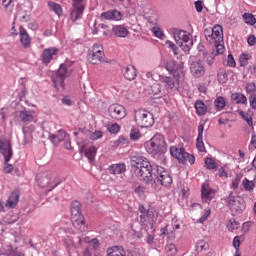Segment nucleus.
I'll return each mask as SVG.
<instances>
[{
	"label": "nucleus",
	"mask_w": 256,
	"mask_h": 256,
	"mask_svg": "<svg viewBox=\"0 0 256 256\" xmlns=\"http://www.w3.org/2000/svg\"><path fill=\"white\" fill-rule=\"evenodd\" d=\"M132 163L136 167L135 173L142 181H151L153 177V167L151 163L147 161V158L141 155L132 157Z\"/></svg>",
	"instance_id": "f257e3e1"
},
{
	"label": "nucleus",
	"mask_w": 256,
	"mask_h": 256,
	"mask_svg": "<svg viewBox=\"0 0 256 256\" xmlns=\"http://www.w3.org/2000/svg\"><path fill=\"white\" fill-rule=\"evenodd\" d=\"M144 147L150 155H163V153L167 152V143L165 142V137L161 134H156L146 141Z\"/></svg>",
	"instance_id": "f03ea898"
},
{
	"label": "nucleus",
	"mask_w": 256,
	"mask_h": 256,
	"mask_svg": "<svg viewBox=\"0 0 256 256\" xmlns=\"http://www.w3.org/2000/svg\"><path fill=\"white\" fill-rule=\"evenodd\" d=\"M174 39L182 50L185 52L191 51V48L193 47V39L189 32L176 29L174 31Z\"/></svg>",
	"instance_id": "7ed1b4c3"
},
{
	"label": "nucleus",
	"mask_w": 256,
	"mask_h": 256,
	"mask_svg": "<svg viewBox=\"0 0 256 256\" xmlns=\"http://www.w3.org/2000/svg\"><path fill=\"white\" fill-rule=\"evenodd\" d=\"M227 207L234 215H239L245 211V200L241 196H235L230 193L225 199Z\"/></svg>",
	"instance_id": "20e7f679"
},
{
	"label": "nucleus",
	"mask_w": 256,
	"mask_h": 256,
	"mask_svg": "<svg viewBox=\"0 0 256 256\" xmlns=\"http://www.w3.org/2000/svg\"><path fill=\"white\" fill-rule=\"evenodd\" d=\"M71 75V69L67 68L65 64L60 65L58 71L52 75V81L56 89H65V79Z\"/></svg>",
	"instance_id": "39448f33"
},
{
	"label": "nucleus",
	"mask_w": 256,
	"mask_h": 256,
	"mask_svg": "<svg viewBox=\"0 0 256 256\" xmlns=\"http://www.w3.org/2000/svg\"><path fill=\"white\" fill-rule=\"evenodd\" d=\"M170 155L177 159L178 162L181 163L182 165H185L187 161L188 163H190V165H193L195 163V156H193V154L185 152V148L183 147H170Z\"/></svg>",
	"instance_id": "423d86ee"
},
{
	"label": "nucleus",
	"mask_w": 256,
	"mask_h": 256,
	"mask_svg": "<svg viewBox=\"0 0 256 256\" xmlns=\"http://www.w3.org/2000/svg\"><path fill=\"white\" fill-rule=\"evenodd\" d=\"M135 122L138 127L149 128L153 127L155 119L150 112H147L146 110H138L135 112Z\"/></svg>",
	"instance_id": "0eeeda50"
},
{
	"label": "nucleus",
	"mask_w": 256,
	"mask_h": 256,
	"mask_svg": "<svg viewBox=\"0 0 256 256\" xmlns=\"http://www.w3.org/2000/svg\"><path fill=\"white\" fill-rule=\"evenodd\" d=\"M88 61L92 65H99L105 61V53L103 52V46L96 44L92 47L88 55Z\"/></svg>",
	"instance_id": "6e6552de"
},
{
	"label": "nucleus",
	"mask_w": 256,
	"mask_h": 256,
	"mask_svg": "<svg viewBox=\"0 0 256 256\" xmlns=\"http://www.w3.org/2000/svg\"><path fill=\"white\" fill-rule=\"evenodd\" d=\"M84 12H85L84 0H72V7L70 12L71 21L75 22L81 19V17H83Z\"/></svg>",
	"instance_id": "1a4fd4ad"
},
{
	"label": "nucleus",
	"mask_w": 256,
	"mask_h": 256,
	"mask_svg": "<svg viewBox=\"0 0 256 256\" xmlns=\"http://www.w3.org/2000/svg\"><path fill=\"white\" fill-rule=\"evenodd\" d=\"M156 181L160 183L162 187H169L173 183V178L171 174L163 167H157L156 169Z\"/></svg>",
	"instance_id": "9d476101"
},
{
	"label": "nucleus",
	"mask_w": 256,
	"mask_h": 256,
	"mask_svg": "<svg viewBox=\"0 0 256 256\" xmlns=\"http://www.w3.org/2000/svg\"><path fill=\"white\" fill-rule=\"evenodd\" d=\"M166 69L171 73L176 83H179V79H183L185 74L183 73V68L175 63V60H170L166 63Z\"/></svg>",
	"instance_id": "9b49d317"
},
{
	"label": "nucleus",
	"mask_w": 256,
	"mask_h": 256,
	"mask_svg": "<svg viewBox=\"0 0 256 256\" xmlns=\"http://www.w3.org/2000/svg\"><path fill=\"white\" fill-rule=\"evenodd\" d=\"M108 112L110 117L116 121H120L121 119H125V117H127V110L121 104L110 105Z\"/></svg>",
	"instance_id": "f8f14e48"
},
{
	"label": "nucleus",
	"mask_w": 256,
	"mask_h": 256,
	"mask_svg": "<svg viewBox=\"0 0 256 256\" xmlns=\"http://www.w3.org/2000/svg\"><path fill=\"white\" fill-rule=\"evenodd\" d=\"M217 191L209 186V183H203L201 188V197L203 203H211L215 199Z\"/></svg>",
	"instance_id": "ddd939ff"
},
{
	"label": "nucleus",
	"mask_w": 256,
	"mask_h": 256,
	"mask_svg": "<svg viewBox=\"0 0 256 256\" xmlns=\"http://www.w3.org/2000/svg\"><path fill=\"white\" fill-rule=\"evenodd\" d=\"M140 221L145 225H150L152 231H155V228H153V225H155L157 221V214L151 210H148L146 214L140 215Z\"/></svg>",
	"instance_id": "4468645a"
},
{
	"label": "nucleus",
	"mask_w": 256,
	"mask_h": 256,
	"mask_svg": "<svg viewBox=\"0 0 256 256\" xmlns=\"http://www.w3.org/2000/svg\"><path fill=\"white\" fill-rule=\"evenodd\" d=\"M190 73L193 77H203L205 75V66L201 60L195 61L190 65Z\"/></svg>",
	"instance_id": "2eb2a0df"
},
{
	"label": "nucleus",
	"mask_w": 256,
	"mask_h": 256,
	"mask_svg": "<svg viewBox=\"0 0 256 256\" xmlns=\"http://www.w3.org/2000/svg\"><path fill=\"white\" fill-rule=\"evenodd\" d=\"M18 117L20 119V121H22V123H24V125H29V123H33V121H35V112L31 111V110H21L18 111Z\"/></svg>",
	"instance_id": "dca6fc26"
},
{
	"label": "nucleus",
	"mask_w": 256,
	"mask_h": 256,
	"mask_svg": "<svg viewBox=\"0 0 256 256\" xmlns=\"http://www.w3.org/2000/svg\"><path fill=\"white\" fill-rule=\"evenodd\" d=\"M19 37L22 47H24V49H30L31 36H29V33H27V30L23 26L19 27Z\"/></svg>",
	"instance_id": "f3484780"
},
{
	"label": "nucleus",
	"mask_w": 256,
	"mask_h": 256,
	"mask_svg": "<svg viewBox=\"0 0 256 256\" xmlns=\"http://www.w3.org/2000/svg\"><path fill=\"white\" fill-rule=\"evenodd\" d=\"M101 19L106 21H121L123 14L119 10H109L101 14Z\"/></svg>",
	"instance_id": "a211bd4d"
},
{
	"label": "nucleus",
	"mask_w": 256,
	"mask_h": 256,
	"mask_svg": "<svg viewBox=\"0 0 256 256\" xmlns=\"http://www.w3.org/2000/svg\"><path fill=\"white\" fill-rule=\"evenodd\" d=\"M38 184L42 189H45L48 187V191H53L55 187H57L58 184L53 183V179L49 175H44L38 178Z\"/></svg>",
	"instance_id": "6ab92c4d"
},
{
	"label": "nucleus",
	"mask_w": 256,
	"mask_h": 256,
	"mask_svg": "<svg viewBox=\"0 0 256 256\" xmlns=\"http://www.w3.org/2000/svg\"><path fill=\"white\" fill-rule=\"evenodd\" d=\"M57 53H59L58 48H55V47L46 48L42 53L43 63H45L46 65L51 63V61H53Z\"/></svg>",
	"instance_id": "aec40b11"
},
{
	"label": "nucleus",
	"mask_w": 256,
	"mask_h": 256,
	"mask_svg": "<svg viewBox=\"0 0 256 256\" xmlns=\"http://www.w3.org/2000/svg\"><path fill=\"white\" fill-rule=\"evenodd\" d=\"M72 225L75 227V229H78V231H87V225H85V217H83V214L72 216Z\"/></svg>",
	"instance_id": "412c9836"
},
{
	"label": "nucleus",
	"mask_w": 256,
	"mask_h": 256,
	"mask_svg": "<svg viewBox=\"0 0 256 256\" xmlns=\"http://www.w3.org/2000/svg\"><path fill=\"white\" fill-rule=\"evenodd\" d=\"M0 153L3 155V157H6V162L11 161V157H13L11 143L0 140Z\"/></svg>",
	"instance_id": "4be33fe9"
},
{
	"label": "nucleus",
	"mask_w": 256,
	"mask_h": 256,
	"mask_svg": "<svg viewBox=\"0 0 256 256\" xmlns=\"http://www.w3.org/2000/svg\"><path fill=\"white\" fill-rule=\"evenodd\" d=\"M204 130H205V126L203 124H199L198 136L196 139V148L200 153H205V143L203 142V131Z\"/></svg>",
	"instance_id": "5701e85b"
},
{
	"label": "nucleus",
	"mask_w": 256,
	"mask_h": 256,
	"mask_svg": "<svg viewBox=\"0 0 256 256\" xmlns=\"http://www.w3.org/2000/svg\"><path fill=\"white\" fill-rule=\"evenodd\" d=\"M122 71L127 81H135V79H137V69H135V66L128 65L124 67Z\"/></svg>",
	"instance_id": "b1692460"
},
{
	"label": "nucleus",
	"mask_w": 256,
	"mask_h": 256,
	"mask_svg": "<svg viewBox=\"0 0 256 256\" xmlns=\"http://www.w3.org/2000/svg\"><path fill=\"white\" fill-rule=\"evenodd\" d=\"M112 33L116 37H120L125 39V37H129V29L125 27V25H116L112 28Z\"/></svg>",
	"instance_id": "393cba45"
},
{
	"label": "nucleus",
	"mask_w": 256,
	"mask_h": 256,
	"mask_svg": "<svg viewBox=\"0 0 256 256\" xmlns=\"http://www.w3.org/2000/svg\"><path fill=\"white\" fill-rule=\"evenodd\" d=\"M66 137H67V132H65L64 130H59L57 134H51L49 136V139L54 145H59V143H61L62 141H65Z\"/></svg>",
	"instance_id": "a878e982"
},
{
	"label": "nucleus",
	"mask_w": 256,
	"mask_h": 256,
	"mask_svg": "<svg viewBox=\"0 0 256 256\" xmlns=\"http://www.w3.org/2000/svg\"><path fill=\"white\" fill-rule=\"evenodd\" d=\"M19 197V192H12L6 201V207H8V209H14V207H17V204L19 203Z\"/></svg>",
	"instance_id": "bb28decb"
},
{
	"label": "nucleus",
	"mask_w": 256,
	"mask_h": 256,
	"mask_svg": "<svg viewBox=\"0 0 256 256\" xmlns=\"http://www.w3.org/2000/svg\"><path fill=\"white\" fill-rule=\"evenodd\" d=\"M211 38L214 39L216 43L223 41V27L221 25H215L212 28Z\"/></svg>",
	"instance_id": "cd10ccee"
},
{
	"label": "nucleus",
	"mask_w": 256,
	"mask_h": 256,
	"mask_svg": "<svg viewBox=\"0 0 256 256\" xmlns=\"http://www.w3.org/2000/svg\"><path fill=\"white\" fill-rule=\"evenodd\" d=\"M108 256H127V252L121 246H113L107 249Z\"/></svg>",
	"instance_id": "c85d7f7f"
},
{
	"label": "nucleus",
	"mask_w": 256,
	"mask_h": 256,
	"mask_svg": "<svg viewBox=\"0 0 256 256\" xmlns=\"http://www.w3.org/2000/svg\"><path fill=\"white\" fill-rule=\"evenodd\" d=\"M109 171L112 173V175H122V173L127 171V166H125L123 163L113 164L109 167Z\"/></svg>",
	"instance_id": "c756f323"
},
{
	"label": "nucleus",
	"mask_w": 256,
	"mask_h": 256,
	"mask_svg": "<svg viewBox=\"0 0 256 256\" xmlns=\"http://www.w3.org/2000/svg\"><path fill=\"white\" fill-rule=\"evenodd\" d=\"M194 107L196 109L197 115L201 116V115H205V113H207V106L201 100L196 101L194 104Z\"/></svg>",
	"instance_id": "7c9ffc66"
},
{
	"label": "nucleus",
	"mask_w": 256,
	"mask_h": 256,
	"mask_svg": "<svg viewBox=\"0 0 256 256\" xmlns=\"http://www.w3.org/2000/svg\"><path fill=\"white\" fill-rule=\"evenodd\" d=\"M196 251L197 253H205V251H209V243L205 240H198L196 242Z\"/></svg>",
	"instance_id": "2f4dec72"
},
{
	"label": "nucleus",
	"mask_w": 256,
	"mask_h": 256,
	"mask_svg": "<svg viewBox=\"0 0 256 256\" xmlns=\"http://www.w3.org/2000/svg\"><path fill=\"white\" fill-rule=\"evenodd\" d=\"M231 100L236 101V103H240L242 105H245L247 103V96L241 93H233L231 95Z\"/></svg>",
	"instance_id": "473e14b6"
},
{
	"label": "nucleus",
	"mask_w": 256,
	"mask_h": 256,
	"mask_svg": "<svg viewBox=\"0 0 256 256\" xmlns=\"http://www.w3.org/2000/svg\"><path fill=\"white\" fill-rule=\"evenodd\" d=\"M161 83H164L165 87H167L168 89H174L175 87V83H179L177 82V80H172L171 77H167V76H162L160 78Z\"/></svg>",
	"instance_id": "72a5a7b5"
},
{
	"label": "nucleus",
	"mask_w": 256,
	"mask_h": 256,
	"mask_svg": "<svg viewBox=\"0 0 256 256\" xmlns=\"http://www.w3.org/2000/svg\"><path fill=\"white\" fill-rule=\"evenodd\" d=\"M255 183H256V176L254 180H251V181L245 178L242 181V186L244 187L245 191H253L255 189Z\"/></svg>",
	"instance_id": "f704fd0d"
},
{
	"label": "nucleus",
	"mask_w": 256,
	"mask_h": 256,
	"mask_svg": "<svg viewBox=\"0 0 256 256\" xmlns=\"http://www.w3.org/2000/svg\"><path fill=\"white\" fill-rule=\"evenodd\" d=\"M71 213H72V217H75L77 215H82L81 214V203L79 201L72 202Z\"/></svg>",
	"instance_id": "c9c22d12"
},
{
	"label": "nucleus",
	"mask_w": 256,
	"mask_h": 256,
	"mask_svg": "<svg viewBox=\"0 0 256 256\" xmlns=\"http://www.w3.org/2000/svg\"><path fill=\"white\" fill-rule=\"evenodd\" d=\"M225 105H226L225 98L221 96L217 97L214 101V106L216 111H223V109H225Z\"/></svg>",
	"instance_id": "e433bc0d"
},
{
	"label": "nucleus",
	"mask_w": 256,
	"mask_h": 256,
	"mask_svg": "<svg viewBox=\"0 0 256 256\" xmlns=\"http://www.w3.org/2000/svg\"><path fill=\"white\" fill-rule=\"evenodd\" d=\"M85 155L88 159V161L93 162L95 159V155H97V148L95 146L90 147L86 152Z\"/></svg>",
	"instance_id": "4c0bfd02"
},
{
	"label": "nucleus",
	"mask_w": 256,
	"mask_h": 256,
	"mask_svg": "<svg viewBox=\"0 0 256 256\" xmlns=\"http://www.w3.org/2000/svg\"><path fill=\"white\" fill-rule=\"evenodd\" d=\"M48 7L56 13V15H61L63 13V8L61 7L60 4L55 3V2H48Z\"/></svg>",
	"instance_id": "58836bf2"
},
{
	"label": "nucleus",
	"mask_w": 256,
	"mask_h": 256,
	"mask_svg": "<svg viewBox=\"0 0 256 256\" xmlns=\"http://www.w3.org/2000/svg\"><path fill=\"white\" fill-rule=\"evenodd\" d=\"M240 117H242V119H244V121H246L247 125H249V127H253V117L251 116V114L245 112V111H240L239 112Z\"/></svg>",
	"instance_id": "ea45409f"
},
{
	"label": "nucleus",
	"mask_w": 256,
	"mask_h": 256,
	"mask_svg": "<svg viewBox=\"0 0 256 256\" xmlns=\"http://www.w3.org/2000/svg\"><path fill=\"white\" fill-rule=\"evenodd\" d=\"M7 252L10 256H25V252L19 250L18 248H13L12 245H9Z\"/></svg>",
	"instance_id": "a19ab883"
},
{
	"label": "nucleus",
	"mask_w": 256,
	"mask_h": 256,
	"mask_svg": "<svg viewBox=\"0 0 256 256\" xmlns=\"http://www.w3.org/2000/svg\"><path fill=\"white\" fill-rule=\"evenodd\" d=\"M243 19H244V22L247 24V25H255L256 23V18L253 14L251 13H244L242 15Z\"/></svg>",
	"instance_id": "79ce46f5"
},
{
	"label": "nucleus",
	"mask_w": 256,
	"mask_h": 256,
	"mask_svg": "<svg viewBox=\"0 0 256 256\" xmlns=\"http://www.w3.org/2000/svg\"><path fill=\"white\" fill-rule=\"evenodd\" d=\"M239 227H241V224L239 222H237L235 219H231L229 220L228 224H227V229L228 231H237V229H239Z\"/></svg>",
	"instance_id": "37998d69"
},
{
	"label": "nucleus",
	"mask_w": 256,
	"mask_h": 256,
	"mask_svg": "<svg viewBox=\"0 0 256 256\" xmlns=\"http://www.w3.org/2000/svg\"><path fill=\"white\" fill-rule=\"evenodd\" d=\"M243 241H245V237L243 235L234 237L233 247L236 251H239V247H241V243H243Z\"/></svg>",
	"instance_id": "c03bdc74"
},
{
	"label": "nucleus",
	"mask_w": 256,
	"mask_h": 256,
	"mask_svg": "<svg viewBox=\"0 0 256 256\" xmlns=\"http://www.w3.org/2000/svg\"><path fill=\"white\" fill-rule=\"evenodd\" d=\"M165 251L167 255H170V256L177 255V246H175V244L173 243L167 244L165 247Z\"/></svg>",
	"instance_id": "a18cd8bd"
},
{
	"label": "nucleus",
	"mask_w": 256,
	"mask_h": 256,
	"mask_svg": "<svg viewBox=\"0 0 256 256\" xmlns=\"http://www.w3.org/2000/svg\"><path fill=\"white\" fill-rule=\"evenodd\" d=\"M245 91L249 95H255V93H256V84H255V82L247 83L246 87H245Z\"/></svg>",
	"instance_id": "49530a36"
},
{
	"label": "nucleus",
	"mask_w": 256,
	"mask_h": 256,
	"mask_svg": "<svg viewBox=\"0 0 256 256\" xmlns=\"http://www.w3.org/2000/svg\"><path fill=\"white\" fill-rule=\"evenodd\" d=\"M205 167L210 170L217 169V162L213 158H206Z\"/></svg>",
	"instance_id": "de8ad7c7"
},
{
	"label": "nucleus",
	"mask_w": 256,
	"mask_h": 256,
	"mask_svg": "<svg viewBox=\"0 0 256 256\" xmlns=\"http://www.w3.org/2000/svg\"><path fill=\"white\" fill-rule=\"evenodd\" d=\"M150 93L151 95H159L161 93V84L159 83H154L150 87Z\"/></svg>",
	"instance_id": "09e8293b"
},
{
	"label": "nucleus",
	"mask_w": 256,
	"mask_h": 256,
	"mask_svg": "<svg viewBox=\"0 0 256 256\" xmlns=\"http://www.w3.org/2000/svg\"><path fill=\"white\" fill-rule=\"evenodd\" d=\"M85 243H89V249H97L99 247V240L97 238H94L92 240H89V238H85Z\"/></svg>",
	"instance_id": "8fccbe9b"
},
{
	"label": "nucleus",
	"mask_w": 256,
	"mask_h": 256,
	"mask_svg": "<svg viewBox=\"0 0 256 256\" xmlns=\"http://www.w3.org/2000/svg\"><path fill=\"white\" fill-rule=\"evenodd\" d=\"M130 139H132V141H137V139H141V132L137 129H132L130 132Z\"/></svg>",
	"instance_id": "3c124183"
},
{
	"label": "nucleus",
	"mask_w": 256,
	"mask_h": 256,
	"mask_svg": "<svg viewBox=\"0 0 256 256\" xmlns=\"http://www.w3.org/2000/svg\"><path fill=\"white\" fill-rule=\"evenodd\" d=\"M120 130H121V126H119V124L117 123H114L108 127V131H110V133L114 135L119 133Z\"/></svg>",
	"instance_id": "603ef678"
},
{
	"label": "nucleus",
	"mask_w": 256,
	"mask_h": 256,
	"mask_svg": "<svg viewBox=\"0 0 256 256\" xmlns=\"http://www.w3.org/2000/svg\"><path fill=\"white\" fill-rule=\"evenodd\" d=\"M227 67H236L237 63L235 62V58H233V54H229L227 57Z\"/></svg>",
	"instance_id": "864d4df0"
},
{
	"label": "nucleus",
	"mask_w": 256,
	"mask_h": 256,
	"mask_svg": "<svg viewBox=\"0 0 256 256\" xmlns=\"http://www.w3.org/2000/svg\"><path fill=\"white\" fill-rule=\"evenodd\" d=\"M101 137H103V132L102 131H95L90 135V139H92V141H97V139H101Z\"/></svg>",
	"instance_id": "5fc2aeb1"
},
{
	"label": "nucleus",
	"mask_w": 256,
	"mask_h": 256,
	"mask_svg": "<svg viewBox=\"0 0 256 256\" xmlns=\"http://www.w3.org/2000/svg\"><path fill=\"white\" fill-rule=\"evenodd\" d=\"M249 231H251V222H244L242 224V233L244 235H247V233H249Z\"/></svg>",
	"instance_id": "6e6d98bb"
},
{
	"label": "nucleus",
	"mask_w": 256,
	"mask_h": 256,
	"mask_svg": "<svg viewBox=\"0 0 256 256\" xmlns=\"http://www.w3.org/2000/svg\"><path fill=\"white\" fill-rule=\"evenodd\" d=\"M249 103H250V107L252 109H255L256 110V94H251L249 96Z\"/></svg>",
	"instance_id": "4d7b16f0"
},
{
	"label": "nucleus",
	"mask_w": 256,
	"mask_h": 256,
	"mask_svg": "<svg viewBox=\"0 0 256 256\" xmlns=\"http://www.w3.org/2000/svg\"><path fill=\"white\" fill-rule=\"evenodd\" d=\"M218 77H219V80L222 82V83H225L227 81V72L225 70H221L219 73H218Z\"/></svg>",
	"instance_id": "13d9d810"
},
{
	"label": "nucleus",
	"mask_w": 256,
	"mask_h": 256,
	"mask_svg": "<svg viewBox=\"0 0 256 256\" xmlns=\"http://www.w3.org/2000/svg\"><path fill=\"white\" fill-rule=\"evenodd\" d=\"M211 215V209L205 210V213L201 216L199 219V223H205L207 221V218Z\"/></svg>",
	"instance_id": "bf43d9fd"
},
{
	"label": "nucleus",
	"mask_w": 256,
	"mask_h": 256,
	"mask_svg": "<svg viewBox=\"0 0 256 256\" xmlns=\"http://www.w3.org/2000/svg\"><path fill=\"white\" fill-rule=\"evenodd\" d=\"M117 145H129L130 141H129V138H125V137H120L118 140H117Z\"/></svg>",
	"instance_id": "052dcab7"
},
{
	"label": "nucleus",
	"mask_w": 256,
	"mask_h": 256,
	"mask_svg": "<svg viewBox=\"0 0 256 256\" xmlns=\"http://www.w3.org/2000/svg\"><path fill=\"white\" fill-rule=\"evenodd\" d=\"M5 159V167H4V171L5 173H11L13 171V165L9 164V161H7V158L4 157Z\"/></svg>",
	"instance_id": "680f3d73"
},
{
	"label": "nucleus",
	"mask_w": 256,
	"mask_h": 256,
	"mask_svg": "<svg viewBox=\"0 0 256 256\" xmlns=\"http://www.w3.org/2000/svg\"><path fill=\"white\" fill-rule=\"evenodd\" d=\"M217 175H218V177H225V179H227V177H229V174H227V171H225L224 167H220L218 169Z\"/></svg>",
	"instance_id": "e2e57ef3"
},
{
	"label": "nucleus",
	"mask_w": 256,
	"mask_h": 256,
	"mask_svg": "<svg viewBox=\"0 0 256 256\" xmlns=\"http://www.w3.org/2000/svg\"><path fill=\"white\" fill-rule=\"evenodd\" d=\"M153 33H154L155 37H158V39L163 38V31H161V29L154 28Z\"/></svg>",
	"instance_id": "0e129e2a"
},
{
	"label": "nucleus",
	"mask_w": 256,
	"mask_h": 256,
	"mask_svg": "<svg viewBox=\"0 0 256 256\" xmlns=\"http://www.w3.org/2000/svg\"><path fill=\"white\" fill-rule=\"evenodd\" d=\"M247 42H248V45H250V47H253V45L256 44V37H255V35H250L248 37Z\"/></svg>",
	"instance_id": "69168bd1"
},
{
	"label": "nucleus",
	"mask_w": 256,
	"mask_h": 256,
	"mask_svg": "<svg viewBox=\"0 0 256 256\" xmlns=\"http://www.w3.org/2000/svg\"><path fill=\"white\" fill-rule=\"evenodd\" d=\"M135 193L137 194V195H143V193H145V187H143V186H138L137 188H135Z\"/></svg>",
	"instance_id": "338daca9"
},
{
	"label": "nucleus",
	"mask_w": 256,
	"mask_h": 256,
	"mask_svg": "<svg viewBox=\"0 0 256 256\" xmlns=\"http://www.w3.org/2000/svg\"><path fill=\"white\" fill-rule=\"evenodd\" d=\"M250 149H256V135H252L251 142H250Z\"/></svg>",
	"instance_id": "774afa93"
}]
</instances>
